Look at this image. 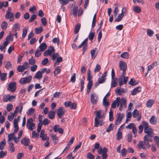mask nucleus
<instances>
[{
  "label": "nucleus",
  "instance_id": "38",
  "mask_svg": "<svg viewBox=\"0 0 159 159\" xmlns=\"http://www.w3.org/2000/svg\"><path fill=\"white\" fill-rule=\"evenodd\" d=\"M35 111V109L33 108H30L29 109L27 112V114L28 116L31 115Z\"/></svg>",
  "mask_w": 159,
  "mask_h": 159
},
{
  "label": "nucleus",
  "instance_id": "49",
  "mask_svg": "<svg viewBox=\"0 0 159 159\" xmlns=\"http://www.w3.org/2000/svg\"><path fill=\"white\" fill-rule=\"evenodd\" d=\"M154 140L155 141V144L158 147H159V137L157 136H155L154 137Z\"/></svg>",
  "mask_w": 159,
  "mask_h": 159
},
{
  "label": "nucleus",
  "instance_id": "18",
  "mask_svg": "<svg viewBox=\"0 0 159 159\" xmlns=\"http://www.w3.org/2000/svg\"><path fill=\"white\" fill-rule=\"evenodd\" d=\"M102 104L104 106H105L106 110L107 111V108L110 105V102H109V99H106L105 98H103L102 101Z\"/></svg>",
  "mask_w": 159,
  "mask_h": 159
},
{
  "label": "nucleus",
  "instance_id": "26",
  "mask_svg": "<svg viewBox=\"0 0 159 159\" xmlns=\"http://www.w3.org/2000/svg\"><path fill=\"white\" fill-rule=\"evenodd\" d=\"M47 45L45 43H42L39 46V48L41 51H44L47 48Z\"/></svg>",
  "mask_w": 159,
  "mask_h": 159
},
{
  "label": "nucleus",
  "instance_id": "16",
  "mask_svg": "<svg viewBox=\"0 0 159 159\" xmlns=\"http://www.w3.org/2000/svg\"><path fill=\"white\" fill-rule=\"evenodd\" d=\"M107 71L104 72L102 75L101 77L99 78L98 80V83L99 84L102 83L105 81L106 79L105 78L107 76Z\"/></svg>",
  "mask_w": 159,
  "mask_h": 159
},
{
  "label": "nucleus",
  "instance_id": "46",
  "mask_svg": "<svg viewBox=\"0 0 159 159\" xmlns=\"http://www.w3.org/2000/svg\"><path fill=\"white\" fill-rule=\"evenodd\" d=\"M6 144L5 140L4 139L0 143V149L2 150L5 146Z\"/></svg>",
  "mask_w": 159,
  "mask_h": 159
},
{
  "label": "nucleus",
  "instance_id": "51",
  "mask_svg": "<svg viewBox=\"0 0 159 159\" xmlns=\"http://www.w3.org/2000/svg\"><path fill=\"white\" fill-rule=\"evenodd\" d=\"M92 78V75L91 74V71L90 70H89L87 72V80L89 81L92 80L91 79Z\"/></svg>",
  "mask_w": 159,
  "mask_h": 159
},
{
  "label": "nucleus",
  "instance_id": "54",
  "mask_svg": "<svg viewBox=\"0 0 159 159\" xmlns=\"http://www.w3.org/2000/svg\"><path fill=\"white\" fill-rule=\"evenodd\" d=\"M37 9L35 6H31L29 9V11L32 13H33L36 11Z\"/></svg>",
  "mask_w": 159,
  "mask_h": 159
},
{
  "label": "nucleus",
  "instance_id": "35",
  "mask_svg": "<svg viewBox=\"0 0 159 159\" xmlns=\"http://www.w3.org/2000/svg\"><path fill=\"white\" fill-rule=\"evenodd\" d=\"M61 67V66H57L55 68L54 72V74L55 75H57L60 73L61 71L60 69Z\"/></svg>",
  "mask_w": 159,
  "mask_h": 159
},
{
  "label": "nucleus",
  "instance_id": "10",
  "mask_svg": "<svg viewBox=\"0 0 159 159\" xmlns=\"http://www.w3.org/2000/svg\"><path fill=\"white\" fill-rule=\"evenodd\" d=\"M91 103L93 104H96L98 99V95L96 93H93L90 95Z\"/></svg>",
  "mask_w": 159,
  "mask_h": 159
},
{
  "label": "nucleus",
  "instance_id": "30",
  "mask_svg": "<svg viewBox=\"0 0 159 159\" xmlns=\"http://www.w3.org/2000/svg\"><path fill=\"white\" fill-rule=\"evenodd\" d=\"M62 58L61 57H57V61L54 64V66L56 67L57 65H58L59 64V63L61 62L62 61Z\"/></svg>",
  "mask_w": 159,
  "mask_h": 159
},
{
  "label": "nucleus",
  "instance_id": "57",
  "mask_svg": "<svg viewBox=\"0 0 159 159\" xmlns=\"http://www.w3.org/2000/svg\"><path fill=\"white\" fill-rule=\"evenodd\" d=\"M117 137L116 139L117 140H119L122 138V134L121 132L118 131L117 133Z\"/></svg>",
  "mask_w": 159,
  "mask_h": 159
},
{
  "label": "nucleus",
  "instance_id": "39",
  "mask_svg": "<svg viewBox=\"0 0 159 159\" xmlns=\"http://www.w3.org/2000/svg\"><path fill=\"white\" fill-rule=\"evenodd\" d=\"M35 33L37 34H39L41 33L43 30L42 27H40L39 28H36L35 30Z\"/></svg>",
  "mask_w": 159,
  "mask_h": 159
},
{
  "label": "nucleus",
  "instance_id": "48",
  "mask_svg": "<svg viewBox=\"0 0 159 159\" xmlns=\"http://www.w3.org/2000/svg\"><path fill=\"white\" fill-rule=\"evenodd\" d=\"M133 116L134 118L137 117L139 114L138 110L135 109L132 113Z\"/></svg>",
  "mask_w": 159,
  "mask_h": 159
},
{
  "label": "nucleus",
  "instance_id": "34",
  "mask_svg": "<svg viewBox=\"0 0 159 159\" xmlns=\"http://www.w3.org/2000/svg\"><path fill=\"white\" fill-rule=\"evenodd\" d=\"M80 28V24H77L75 26L74 29V33L75 34L78 33Z\"/></svg>",
  "mask_w": 159,
  "mask_h": 159
},
{
  "label": "nucleus",
  "instance_id": "60",
  "mask_svg": "<svg viewBox=\"0 0 159 159\" xmlns=\"http://www.w3.org/2000/svg\"><path fill=\"white\" fill-rule=\"evenodd\" d=\"M131 116L132 115L131 112H128L126 115L127 118L126 119V122H127L128 121L130 120V119L131 118Z\"/></svg>",
  "mask_w": 159,
  "mask_h": 159
},
{
  "label": "nucleus",
  "instance_id": "8",
  "mask_svg": "<svg viewBox=\"0 0 159 159\" xmlns=\"http://www.w3.org/2000/svg\"><path fill=\"white\" fill-rule=\"evenodd\" d=\"M55 52L54 48L52 46H50L48 49L45 51L44 53V55L45 56H47L49 55L51 56L52 54Z\"/></svg>",
  "mask_w": 159,
  "mask_h": 159
},
{
  "label": "nucleus",
  "instance_id": "61",
  "mask_svg": "<svg viewBox=\"0 0 159 159\" xmlns=\"http://www.w3.org/2000/svg\"><path fill=\"white\" fill-rule=\"evenodd\" d=\"M13 108V105L12 104H8L7 106V110L8 111H11Z\"/></svg>",
  "mask_w": 159,
  "mask_h": 159
},
{
  "label": "nucleus",
  "instance_id": "11",
  "mask_svg": "<svg viewBox=\"0 0 159 159\" xmlns=\"http://www.w3.org/2000/svg\"><path fill=\"white\" fill-rule=\"evenodd\" d=\"M16 89V83L15 82H13L10 83L8 85V90L12 92L15 91Z\"/></svg>",
  "mask_w": 159,
  "mask_h": 159
},
{
  "label": "nucleus",
  "instance_id": "17",
  "mask_svg": "<svg viewBox=\"0 0 159 159\" xmlns=\"http://www.w3.org/2000/svg\"><path fill=\"white\" fill-rule=\"evenodd\" d=\"M14 126V127L15 128L14 132V133H16L19 129V127L18 126V121L16 119H15L13 121Z\"/></svg>",
  "mask_w": 159,
  "mask_h": 159
},
{
  "label": "nucleus",
  "instance_id": "31",
  "mask_svg": "<svg viewBox=\"0 0 159 159\" xmlns=\"http://www.w3.org/2000/svg\"><path fill=\"white\" fill-rule=\"evenodd\" d=\"M78 10V7L77 6H74L73 10V14L74 16H77Z\"/></svg>",
  "mask_w": 159,
  "mask_h": 159
},
{
  "label": "nucleus",
  "instance_id": "27",
  "mask_svg": "<svg viewBox=\"0 0 159 159\" xmlns=\"http://www.w3.org/2000/svg\"><path fill=\"white\" fill-rule=\"evenodd\" d=\"M153 136V134H147L145 135L143 138L144 140L145 141H147V142H149V139H150V138H152Z\"/></svg>",
  "mask_w": 159,
  "mask_h": 159
},
{
  "label": "nucleus",
  "instance_id": "53",
  "mask_svg": "<svg viewBox=\"0 0 159 159\" xmlns=\"http://www.w3.org/2000/svg\"><path fill=\"white\" fill-rule=\"evenodd\" d=\"M13 29L15 30V32L17 30H19L20 29V25L19 24H15L13 26Z\"/></svg>",
  "mask_w": 159,
  "mask_h": 159
},
{
  "label": "nucleus",
  "instance_id": "56",
  "mask_svg": "<svg viewBox=\"0 0 159 159\" xmlns=\"http://www.w3.org/2000/svg\"><path fill=\"white\" fill-rule=\"evenodd\" d=\"M12 64L10 61H7L6 62L5 67L7 69H10L11 67Z\"/></svg>",
  "mask_w": 159,
  "mask_h": 159
},
{
  "label": "nucleus",
  "instance_id": "28",
  "mask_svg": "<svg viewBox=\"0 0 159 159\" xmlns=\"http://www.w3.org/2000/svg\"><path fill=\"white\" fill-rule=\"evenodd\" d=\"M51 136L53 142L55 144L57 143L58 141V137L56 135L52 134Z\"/></svg>",
  "mask_w": 159,
  "mask_h": 159
},
{
  "label": "nucleus",
  "instance_id": "23",
  "mask_svg": "<svg viewBox=\"0 0 159 159\" xmlns=\"http://www.w3.org/2000/svg\"><path fill=\"white\" fill-rule=\"evenodd\" d=\"M117 80V79L116 78L111 79V87H115L117 86L118 83Z\"/></svg>",
  "mask_w": 159,
  "mask_h": 159
},
{
  "label": "nucleus",
  "instance_id": "14",
  "mask_svg": "<svg viewBox=\"0 0 159 159\" xmlns=\"http://www.w3.org/2000/svg\"><path fill=\"white\" fill-rule=\"evenodd\" d=\"M21 143L22 144L24 145L25 146H28L29 145L30 142L29 139L26 138H24L21 140Z\"/></svg>",
  "mask_w": 159,
  "mask_h": 159
},
{
  "label": "nucleus",
  "instance_id": "21",
  "mask_svg": "<svg viewBox=\"0 0 159 159\" xmlns=\"http://www.w3.org/2000/svg\"><path fill=\"white\" fill-rule=\"evenodd\" d=\"M97 48H95L91 50L90 54H91V58L92 59H94L97 56V53H96Z\"/></svg>",
  "mask_w": 159,
  "mask_h": 159
},
{
  "label": "nucleus",
  "instance_id": "37",
  "mask_svg": "<svg viewBox=\"0 0 159 159\" xmlns=\"http://www.w3.org/2000/svg\"><path fill=\"white\" fill-rule=\"evenodd\" d=\"M55 115V112L53 111H50L48 114V116L50 119H52L54 118Z\"/></svg>",
  "mask_w": 159,
  "mask_h": 159
},
{
  "label": "nucleus",
  "instance_id": "2",
  "mask_svg": "<svg viewBox=\"0 0 159 159\" xmlns=\"http://www.w3.org/2000/svg\"><path fill=\"white\" fill-rule=\"evenodd\" d=\"M150 146L149 142H147L144 141H140L139 142L137 145V148L141 149H143V150H146L147 148H150Z\"/></svg>",
  "mask_w": 159,
  "mask_h": 159
},
{
  "label": "nucleus",
  "instance_id": "47",
  "mask_svg": "<svg viewBox=\"0 0 159 159\" xmlns=\"http://www.w3.org/2000/svg\"><path fill=\"white\" fill-rule=\"evenodd\" d=\"M7 74L6 73H1L0 75V79L2 81H4L6 79Z\"/></svg>",
  "mask_w": 159,
  "mask_h": 159
},
{
  "label": "nucleus",
  "instance_id": "50",
  "mask_svg": "<svg viewBox=\"0 0 159 159\" xmlns=\"http://www.w3.org/2000/svg\"><path fill=\"white\" fill-rule=\"evenodd\" d=\"M133 10L137 13H139L141 11V8L138 6H135L133 8Z\"/></svg>",
  "mask_w": 159,
  "mask_h": 159
},
{
  "label": "nucleus",
  "instance_id": "13",
  "mask_svg": "<svg viewBox=\"0 0 159 159\" xmlns=\"http://www.w3.org/2000/svg\"><path fill=\"white\" fill-rule=\"evenodd\" d=\"M65 109L63 107H60L58 109L57 113L59 118H61L62 117V116L65 113Z\"/></svg>",
  "mask_w": 159,
  "mask_h": 159
},
{
  "label": "nucleus",
  "instance_id": "36",
  "mask_svg": "<svg viewBox=\"0 0 159 159\" xmlns=\"http://www.w3.org/2000/svg\"><path fill=\"white\" fill-rule=\"evenodd\" d=\"M42 77V73L40 71H38L35 75L34 76V77L35 78L39 79H41Z\"/></svg>",
  "mask_w": 159,
  "mask_h": 159
},
{
  "label": "nucleus",
  "instance_id": "19",
  "mask_svg": "<svg viewBox=\"0 0 159 159\" xmlns=\"http://www.w3.org/2000/svg\"><path fill=\"white\" fill-rule=\"evenodd\" d=\"M9 43V42H7V41H4L2 45H0V50L2 52H5V49Z\"/></svg>",
  "mask_w": 159,
  "mask_h": 159
},
{
  "label": "nucleus",
  "instance_id": "59",
  "mask_svg": "<svg viewBox=\"0 0 159 159\" xmlns=\"http://www.w3.org/2000/svg\"><path fill=\"white\" fill-rule=\"evenodd\" d=\"M109 120L110 121H111L113 120V112L111 110L109 112Z\"/></svg>",
  "mask_w": 159,
  "mask_h": 159
},
{
  "label": "nucleus",
  "instance_id": "42",
  "mask_svg": "<svg viewBox=\"0 0 159 159\" xmlns=\"http://www.w3.org/2000/svg\"><path fill=\"white\" fill-rule=\"evenodd\" d=\"M28 29V28L27 27H24L23 30V33L22 34V37L24 38L26 36Z\"/></svg>",
  "mask_w": 159,
  "mask_h": 159
},
{
  "label": "nucleus",
  "instance_id": "9",
  "mask_svg": "<svg viewBox=\"0 0 159 159\" xmlns=\"http://www.w3.org/2000/svg\"><path fill=\"white\" fill-rule=\"evenodd\" d=\"M29 67V64L28 63L25 62L24 63L23 65L18 66L17 68V70L19 72H22Z\"/></svg>",
  "mask_w": 159,
  "mask_h": 159
},
{
  "label": "nucleus",
  "instance_id": "1",
  "mask_svg": "<svg viewBox=\"0 0 159 159\" xmlns=\"http://www.w3.org/2000/svg\"><path fill=\"white\" fill-rule=\"evenodd\" d=\"M104 117V114L103 113V111L99 110L97 111L96 114V117L95 118V127H98L99 125V120L98 119L103 118Z\"/></svg>",
  "mask_w": 159,
  "mask_h": 159
},
{
  "label": "nucleus",
  "instance_id": "58",
  "mask_svg": "<svg viewBox=\"0 0 159 159\" xmlns=\"http://www.w3.org/2000/svg\"><path fill=\"white\" fill-rule=\"evenodd\" d=\"M115 92L117 95H121L122 94L121 90V88L119 87L117 88L115 90Z\"/></svg>",
  "mask_w": 159,
  "mask_h": 159
},
{
  "label": "nucleus",
  "instance_id": "24",
  "mask_svg": "<svg viewBox=\"0 0 159 159\" xmlns=\"http://www.w3.org/2000/svg\"><path fill=\"white\" fill-rule=\"evenodd\" d=\"M157 118L155 116H152L150 119L149 122L152 125H155L157 122Z\"/></svg>",
  "mask_w": 159,
  "mask_h": 159
},
{
  "label": "nucleus",
  "instance_id": "52",
  "mask_svg": "<svg viewBox=\"0 0 159 159\" xmlns=\"http://www.w3.org/2000/svg\"><path fill=\"white\" fill-rule=\"evenodd\" d=\"M124 15L122 14H119L117 16V18L115 20L116 22H119L124 17Z\"/></svg>",
  "mask_w": 159,
  "mask_h": 159
},
{
  "label": "nucleus",
  "instance_id": "4",
  "mask_svg": "<svg viewBox=\"0 0 159 159\" xmlns=\"http://www.w3.org/2000/svg\"><path fill=\"white\" fill-rule=\"evenodd\" d=\"M119 65L120 70L122 71V74L123 75L125 74L127 68V64L123 61H120L119 63Z\"/></svg>",
  "mask_w": 159,
  "mask_h": 159
},
{
  "label": "nucleus",
  "instance_id": "29",
  "mask_svg": "<svg viewBox=\"0 0 159 159\" xmlns=\"http://www.w3.org/2000/svg\"><path fill=\"white\" fill-rule=\"evenodd\" d=\"M126 99L124 98H122L121 99H120V105H121V106H123L124 105V106L125 107L126 105Z\"/></svg>",
  "mask_w": 159,
  "mask_h": 159
},
{
  "label": "nucleus",
  "instance_id": "12",
  "mask_svg": "<svg viewBox=\"0 0 159 159\" xmlns=\"http://www.w3.org/2000/svg\"><path fill=\"white\" fill-rule=\"evenodd\" d=\"M124 116V114H123L121 113H118L117 119L115 122V124L116 125H119L120 123Z\"/></svg>",
  "mask_w": 159,
  "mask_h": 159
},
{
  "label": "nucleus",
  "instance_id": "32",
  "mask_svg": "<svg viewBox=\"0 0 159 159\" xmlns=\"http://www.w3.org/2000/svg\"><path fill=\"white\" fill-rule=\"evenodd\" d=\"M8 3L7 2H0V9H1L4 6V7H7L8 6Z\"/></svg>",
  "mask_w": 159,
  "mask_h": 159
},
{
  "label": "nucleus",
  "instance_id": "3",
  "mask_svg": "<svg viewBox=\"0 0 159 159\" xmlns=\"http://www.w3.org/2000/svg\"><path fill=\"white\" fill-rule=\"evenodd\" d=\"M125 74H122L120 75L119 79V85L120 86H121L124 84H126L128 80V77L125 76Z\"/></svg>",
  "mask_w": 159,
  "mask_h": 159
},
{
  "label": "nucleus",
  "instance_id": "25",
  "mask_svg": "<svg viewBox=\"0 0 159 159\" xmlns=\"http://www.w3.org/2000/svg\"><path fill=\"white\" fill-rule=\"evenodd\" d=\"M155 101L152 99H150L147 102L146 106L148 107H151L154 103Z\"/></svg>",
  "mask_w": 159,
  "mask_h": 159
},
{
  "label": "nucleus",
  "instance_id": "6",
  "mask_svg": "<svg viewBox=\"0 0 159 159\" xmlns=\"http://www.w3.org/2000/svg\"><path fill=\"white\" fill-rule=\"evenodd\" d=\"M16 98L14 96H10L9 94H6L3 96L2 98V100L3 102H7L8 101H13Z\"/></svg>",
  "mask_w": 159,
  "mask_h": 159
},
{
  "label": "nucleus",
  "instance_id": "64",
  "mask_svg": "<svg viewBox=\"0 0 159 159\" xmlns=\"http://www.w3.org/2000/svg\"><path fill=\"white\" fill-rule=\"evenodd\" d=\"M87 157L89 159H94V156L90 152H89L87 155Z\"/></svg>",
  "mask_w": 159,
  "mask_h": 159
},
{
  "label": "nucleus",
  "instance_id": "15",
  "mask_svg": "<svg viewBox=\"0 0 159 159\" xmlns=\"http://www.w3.org/2000/svg\"><path fill=\"white\" fill-rule=\"evenodd\" d=\"M5 18L7 19H9V20L11 22L13 21L14 20V14L12 13H6L5 15Z\"/></svg>",
  "mask_w": 159,
  "mask_h": 159
},
{
  "label": "nucleus",
  "instance_id": "40",
  "mask_svg": "<svg viewBox=\"0 0 159 159\" xmlns=\"http://www.w3.org/2000/svg\"><path fill=\"white\" fill-rule=\"evenodd\" d=\"M8 24L6 21H3L1 25V28L2 30H5L6 29L7 27Z\"/></svg>",
  "mask_w": 159,
  "mask_h": 159
},
{
  "label": "nucleus",
  "instance_id": "55",
  "mask_svg": "<svg viewBox=\"0 0 159 159\" xmlns=\"http://www.w3.org/2000/svg\"><path fill=\"white\" fill-rule=\"evenodd\" d=\"M29 64L31 65H34L35 63V60L33 57L29 60Z\"/></svg>",
  "mask_w": 159,
  "mask_h": 159
},
{
  "label": "nucleus",
  "instance_id": "43",
  "mask_svg": "<svg viewBox=\"0 0 159 159\" xmlns=\"http://www.w3.org/2000/svg\"><path fill=\"white\" fill-rule=\"evenodd\" d=\"M88 39L86 38L78 46V48H80L82 46H84V45H86L87 44V42L88 41Z\"/></svg>",
  "mask_w": 159,
  "mask_h": 159
},
{
  "label": "nucleus",
  "instance_id": "45",
  "mask_svg": "<svg viewBox=\"0 0 159 159\" xmlns=\"http://www.w3.org/2000/svg\"><path fill=\"white\" fill-rule=\"evenodd\" d=\"M95 34V32H90L89 34L88 37L90 40L92 41L93 39Z\"/></svg>",
  "mask_w": 159,
  "mask_h": 159
},
{
  "label": "nucleus",
  "instance_id": "22",
  "mask_svg": "<svg viewBox=\"0 0 159 159\" xmlns=\"http://www.w3.org/2000/svg\"><path fill=\"white\" fill-rule=\"evenodd\" d=\"M144 132L147 134H153L152 129L150 127L144 128Z\"/></svg>",
  "mask_w": 159,
  "mask_h": 159
},
{
  "label": "nucleus",
  "instance_id": "41",
  "mask_svg": "<svg viewBox=\"0 0 159 159\" xmlns=\"http://www.w3.org/2000/svg\"><path fill=\"white\" fill-rule=\"evenodd\" d=\"M119 97H118L116 98V99L112 103L111 105V108H115L116 107V101H118V100H119Z\"/></svg>",
  "mask_w": 159,
  "mask_h": 159
},
{
  "label": "nucleus",
  "instance_id": "20",
  "mask_svg": "<svg viewBox=\"0 0 159 159\" xmlns=\"http://www.w3.org/2000/svg\"><path fill=\"white\" fill-rule=\"evenodd\" d=\"M141 88L140 86L138 87L134 88L132 91L131 93L132 95H136L137 93H139L141 91Z\"/></svg>",
  "mask_w": 159,
  "mask_h": 159
},
{
  "label": "nucleus",
  "instance_id": "62",
  "mask_svg": "<svg viewBox=\"0 0 159 159\" xmlns=\"http://www.w3.org/2000/svg\"><path fill=\"white\" fill-rule=\"evenodd\" d=\"M59 55V54H58L57 53H53L51 56L52 57V60L53 61H54V60H55L57 58V57H58Z\"/></svg>",
  "mask_w": 159,
  "mask_h": 159
},
{
  "label": "nucleus",
  "instance_id": "7",
  "mask_svg": "<svg viewBox=\"0 0 159 159\" xmlns=\"http://www.w3.org/2000/svg\"><path fill=\"white\" fill-rule=\"evenodd\" d=\"M32 77L31 76L29 75L27 77L22 78L20 79L19 83L21 84H24L29 83L31 81Z\"/></svg>",
  "mask_w": 159,
  "mask_h": 159
},
{
  "label": "nucleus",
  "instance_id": "33",
  "mask_svg": "<svg viewBox=\"0 0 159 159\" xmlns=\"http://www.w3.org/2000/svg\"><path fill=\"white\" fill-rule=\"evenodd\" d=\"M121 57L123 58L128 59L129 57V55L127 52H124L121 54Z\"/></svg>",
  "mask_w": 159,
  "mask_h": 159
},
{
  "label": "nucleus",
  "instance_id": "44",
  "mask_svg": "<svg viewBox=\"0 0 159 159\" xmlns=\"http://www.w3.org/2000/svg\"><path fill=\"white\" fill-rule=\"evenodd\" d=\"M147 33L148 36L151 37L154 34V32L152 30L150 29H148L147 30Z\"/></svg>",
  "mask_w": 159,
  "mask_h": 159
},
{
  "label": "nucleus",
  "instance_id": "5",
  "mask_svg": "<svg viewBox=\"0 0 159 159\" xmlns=\"http://www.w3.org/2000/svg\"><path fill=\"white\" fill-rule=\"evenodd\" d=\"M33 119L30 118L28 120L27 122L26 127L31 130H33L35 128V124L33 122Z\"/></svg>",
  "mask_w": 159,
  "mask_h": 159
},
{
  "label": "nucleus",
  "instance_id": "63",
  "mask_svg": "<svg viewBox=\"0 0 159 159\" xmlns=\"http://www.w3.org/2000/svg\"><path fill=\"white\" fill-rule=\"evenodd\" d=\"M113 125L112 124H110L109 126L107 129L106 130V131L107 132H109L110 131L112 130L113 129Z\"/></svg>",
  "mask_w": 159,
  "mask_h": 159
}]
</instances>
